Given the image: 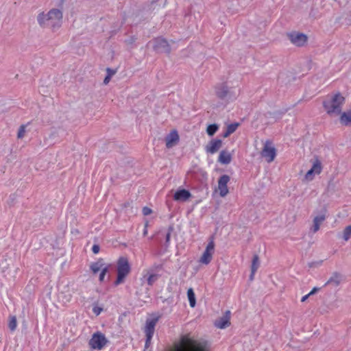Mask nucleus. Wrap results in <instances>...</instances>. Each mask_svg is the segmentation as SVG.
Returning a JSON list of instances; mask_svg holds the SVG:
<instances>
[{
	"mask_svg": "<svg viewBox=\"0 0 351 351\" xmlns=\"http://www.w3.org/2000/svg\"><path fill=\"white\" fill-rule=\"evenodd\" d=\"M170 239V233H167L166 235V241L168 242Z\"/></svg>",
	"mask_w": 351,
	"mask_h": 351,
	"instance_id": "obj_40",
	"label": "nucleus"
},
{
	"mask_svg": "<svg viewBox=\"0 0 351 351\" xmlns=\"http://www.w3.org/2000/svg\"><path fill=\"white\" fill-rule=\"evenodd\" d=\"M215 93L219 98L223 99L228 95V88L224 84H220L216 86Z\"/></svg>",
	"mask_w": 351,
	"mask_h": 351,
	"instance_id": "obj_18",
	"label": "nucleus"
},
{
	"mask_svg": "<svg viewBox=\"0 0 351 351\" xmlns=\"http://www.w3.org/2000/svg\"><path fill=\"white\" fill-rule=\"evenodd\" d=\"M340 123L345 126H351V111L341 113Z\"/></svg>",
	"mask_w": 351,
	"mask_h": 351,
	"instance_id": "obj_22",
	"label": "nucleus"
},
{
	"mask_svg": "<svg viewBox=\"0 0 351 351\" xmlns=\"http://www.w3.org/2000/svg\"><path fill=\"white\" fill-rule=\"evenodd\" d=\"M153 48L158 53H169L170 47L168 42L162 38H155L153 41Z\"/></svg>",
	"mask_w": 351,
	"mask_h": 351,
	"instance_id": "obj_10",
	"label": "nucleus"
},
{
	"mask_svg": "<svg viewBox=\"0 0 351 351\" xmlns=\"http://www.w3.org/2000/svg\"><path fill=\"white\" fill-rule=\"evenodd\" d=\"M222 141L220 139H213L206 146L205 150L207 153L214 154L216 153L221 147Z\"/></svg>",
	"mask_w": 351,
	"mask_h": 351,
	"instance_id": "obj_14",
	"label": "nucleus"
},
{
	"mask_svg": "<svg viewBox=\"0 0 351 351\" xmlns=\"http://www.w3.org/2000/svg\"><path fill=\"white\" fill-rule=\"evenodd\" d=\"M351 238V225L345 228L343 232V239L348 241Z\"/></svg>",
	"mask_w": 351,
	"mask_h": 351,
	"instance_id": "obj_25",
	"label": "nucleus"
},
{
	"mask_svg": "<svg viewBox=\"0 0 351 351\" xmlns=\"http://www.w3.org/2000/svg\"><path fill=\"white\" fill-rule=\"evenodd\" d=\"M130 271L128 260L125 257H120L117 262V278L114 285L117 286L124 281L125 278Z\"/></svg>",
	"mask_w": 351,
	"mask_h": 351,
	"instance_id": "obj_4",
	"label": "nucleus"
},
{
	"mask_svg": "<svg viewBox=\"0 0 351 351\" xmlns=\"http://www.w3.org/2000/svg\"><path fill=\"white\" fill-rule=\"evenodd\" d=\"M108 271V267H105L104 269H102V271H101V273L99 274V281L102 282L104 280L105 276L106 273Z\"/></svg>",
	"mask_w": 351,
	"mask_h": 351,
	"instance_id": "obj_30",
	"label": "nucleus"
},
{
	"mask_svg": "<svg viewBox=\"0 0 351 351\" xmlns=\"http://www.w3.org/2000/svg\"><path fill=\"white\" fill-rule=\"evenodd\" d=\"M159 319V317L152 319H147L145 322L144 332L146 336L145 348H148L151 343L152 339L155 331V326Z\"/></svg>",
	"mask_w": 351,
	"mask_h": 351,
	"instance_id": "obj_6",
	"label": "nucleus"
},
{
	"mask_svg": "<svg viewBox=\"0 0 351 351\" xmlns=\"http://www.w3.org/2000/svg\"><path fill=\"white\" fill-rule=\"evenodd\" d=\"M107 71V73H108V75H110V77H112V75H114L115 74V71L112 70L110 68H108L106 69Z\"/></svg>",
	"mask_w": 351,
	"mask_h": 351,
	"instance_id": "obj_36",
	"label": "nucleus"
},
{
	"mask_svg": "<svg viewBox=\"0 0 351 351\" xmlns=\"http://www.w3.org/2000/svg\"><path fill=\"white\" fill-rule=\"evenodd\" d=\"M320 289L318 288V287H314L309 293L308 294H310V296L316 293Z\"/></svg>",
	"mask_w": 351,
	"mask_h": 351,
	"instance_id": "obj_35",
	"label": "nucleus"
},
{
	"mask_svg": "<svg viewBox=\"0 0 351 351\" xmlns=\"http://www.w3.org/2000/svg\"><path fill=\"white\" fill-rule=\"evenodd\" d=\"M158 275L157 274H150L147 278V282L148 285L152 286L154 283L158 280Z\"/></svg>",
	"mask_w": 351,
	"mask_h": 351,
	"instance_id": "obj_27",
	"label": "nucleus"
},
{
	"mask_svg": "<svg viewBox=\"0 0 351 351\" xmlns=\"http://www.w3.org/2000/svg\"><path fill=\"white\" fill-rule=\"evenodd\" d=\"M106 336L101 332L93 333L88 341V345L92 350H101L108 343Z\"/></svg>",
	"mask_w": 351,
	"mask_h": 351,
	"instance_id": "obj_5",
	"label": "nucleus"
},
{
	"mask_svg": "<svg viewBox=\"0 0 351 351\" xmlns=\"http://www.w3.org/2000/svg\"><path fill=\"white\" fill-rule=\"evenodd\" d=\"M259 258L258 256L255 254L253 256L252 262V266H251V274L250 276V279L252 280L254 279V276L255 275V273L256 272L257 269L259 267Z\"/></svg>",
	"mask_w": 351,
	"mask_h": 351,
	"instance_id": "obj_20",
	"label": "nucleus"
},
{
	"mask_svg": "<svg viewBox=\"0 0 351 351\" xmlns=\"http://www.w3.org/2000/svg\"><path fill=\"white\" fill-rule=\"evenodd\" d=\"M291 43L295 46L302 47L307 41V36L299 32H291L287 34Z\"/></svg>",
	"mask_w": 351,
	"mask_h": 351,
	"instance_id": "obj_11",
	"label": "nucleus"
},
{
	"mask_svg": "<svg viewBox=\"0 0 351 351\" xmlns=\"http://www.w3.org/2000/svg\"><path fill=\"white\" fill-rule=\"evenodd\" d=\"M166 147L167 148H171L175 145H176L179 141V135L176 130H172L171 132L166 136Z\"/></svg>",
	"mask_w": 351,
	"mask_h": 351,
	"instance_id": "obj_15",
	"label": "nucleus"
},
{
	"mask_svg": "<svg viewBox=\"0 0 351 351\" xmlns=\"http://www.w3.org/2000/svg\"><path fill=\"white\" fill-rule=\"evenodd\" d=\"M232 156L231 154L226 150H223L220 152L218 161L223 165H228L231 162Z\"/></svg>",
	"mask_w": 351,
	"mask_h": 351,
	"instance_id": "obj_19",
	"label": "nucleus"
},
{
	"mask_svg": "<svg viewBox=\"0 0 351 351\" xmlns=\"http://www.w3.org/2000/svg\"><path fill=\"white\" fill-rule=\"evenodd\" d=\"M147 234V223L145 225V228L143 230V235L145 236Z\"/></svg>",
	"mask_w": 351,
	"mask_h": 351,
	"instance_id": "obj_38",
	"label": "nucleus"
},
{
	"mask_svg": "<svg viewBox=\"0 0 351 351\" xmlns=\"http://www.w3.org/2000/svg\"><path fill=\"white\" fill-rule=\"evenodd\" d=\"M322 170V166L319 159H315L313 162L312 167L309 169L304 176V180L307 182L312 181L315 175H319Z\"/></svg>",
	"mask_w": 351,
	"mask_h": 351,
	"instance_id": "obj_9",
	"label": "nucleus"
},
{
	"mask_svg": "<svg viewBox=\"0 0 351 351\" xmlns=\"http://www.w3.org/2000/svg\"><path fill=\"white\" fill-rule=\"evenodd\" d=\"M331 281H332V279H330V280L326 282V284L330 283Z\"/></svg>",
	"mask_w": 351,
	"mask_h": 351,
	"instance_id": "obj_41",
	"label": "nucleus"
},
{
	"mask_svg": "<svg viewBox=\"0 0 351 351\" xmlns=\"http://www.w3.org/2000/svg\"><path fill=\"white\" fill-rule=\"evenodd\" d=\"M230 181V177L228 175L221 176L218 180V189L221 197H225L228 193V183Z\"/></svg>",
	"mask_w": 351,
	"mask_h": 351,
	"instance_id": "obj_12",
	"label": "nucleus"
},
{
	"mask_svg": "<svg viewBox=\"0 0 351 351\" xmlns=\"http://www.w3.org/2000/svg\"><path fill=\"white\" fill-rule=\"evenodd\" d=\"M261 155L269 163L274 160L276 156V149L271 141H267L265 143Z\"/></svg>",
	"mask_w": 351,
	"mask_h": 351,
	"instance_id": "obj_7",
	"label": "nucleus"
},
{
	"mask_svg": "<svg viewBox=\"0 0 351 351\" xmlns=\"http://www.w3.org/2000/svg\"><path fill=\"white\" fill-rule=\"evenodd\" d=\"M99 250H100V247L98 245H93V246L92 247V251L95 254L99 253Z\"/></svg>",
	"mask_w": 351,
	"mask_h": 351,
	"instance_id": "obj_33",
	"label": "nucleus"
},
{
	"mask_svg": "<svg viewBox=\"0 0 351 351\" xmlns=\"http://www.w3.org/2000/svg\"><path fill=\"white\" fill-rule=\"evenodd\" d=\"M219 127L217 124H211L207 127L206 132L209 136H213L218 130Z\"/></svg>",
	"mask_w": 351,
	"mask_h": 351,
	"instance_id": "obj_24",
	"label": "nucleus"
},
{
	"mask_svg": "<svg viewBox=\"0 0 351 351\" xmlns=\"http://www.w3.org/2000/svg\"><path fill=\"white\" fill-rule=\"evenodd\" d=\"M191 193L186 189L178 190L173 195V199L176 201L185 202L191 197Z\"/></svg>",
	"mask_w": 351,
	"mask_h": 351,
	"instance_id": "obj_17",
	"label": "nucleus"
},
{
	"mask_svg": "<svg viewBox=\"0 0 351 351\" xmlns=\"http://www.w3.org/2000/svg\"><path fill=\"white\" fill-rule=\"evenodd\" d=\"M239 126V123H231V124H229L228 126H227V130L231 133L232 134L233 132H234L236 131V130L237 129Z\"/></svg>",
	"mask_w": 351,
	"mask_h": 351,
	"instance_id": "obj_29",
	"label": "nucleus"
},
{
	"mask_svg": "<svg viewBox=\"0 0 351 351\" xmlns=\"http://www.w3.org/2000/svg\"><path fill=\"white\" fill-rule=\"evenodd\" d=\"M158 1V0H153V2H156V1Z\"/></svg>",
	"mask_w": 351,
	"mask_h": 351,
	"instance_id": "obj_42",
	"label": "nucleus"
},
{
	"mask_svg": "<svg viewBox=\"0 0 351 351\" xmlns=\"http://www.w3.org/2000/svg\"><path fill=\"white\" fill-rule=\"evenodd\" d=\"M143 214L145 215V216H147V215H150L152 213V210L151 208L145 206L143 208Z\"/></svg>",
	"mask_w": 351,
	"mask_h": 351,
	"instance_id": "obj_32",
	"label": "nucleus"
},
{
	"mask_svg": "<svg viewBox=\"0 0 351 351\" xmlns=\"http://www.w3.org/2000/svg\"><path fill=\"white\" fill-rule=\"evenodd\" d=\"M230 312L229 311H226V315L215 322V326L220 329H223L229 326L230 325Z\"/></svg>",
	"mask_w": 351,
	"mask_h": 351,
	"instance_id": "obj_16",
	"label": "nucleus"
},
{
	"mask_svg": "<svg viewBox=\"0 0 351 351\" xmlns=\"http://www.w3.org/2000/svg\"><path fill=\"white\" fill-rule=\"evenodd\" d=\"M102 311L103 308L97 305H94L93 307V312L96 316L99 315Z\"/></svg>",
	"mask_w": 351,
	"mask_h": 351,
	"instance_id": "obj_31",
	"label": "nucleus"
},
{
	"mask_svg": "<svg viewBox=\"0 0 351 351\" xmlns=\"http://www.w3.org/2000/svg\"><path fill=\"white\" fill-rule=\"evenodd\" d=\"M344 100V97L340 93H337L328 97L324 101L323 106L329 115H339L341 114Z\"/></svg>",
	"mask_w": 351,
	"mask_h": 351,
	"instance_id": "obj_3",
	"label": "nucleus"
},
{
	"mask_svg": "<svg viewBox=\"0 0 351 351\" xmlns=\"http://www.w3.org/2000/svg\"><path fill=\"white\" fill-rule=\"evenodd\" d=\"M309 297H310V294H308V293L304 295L301 299V302H305Z\"/></svg>",
	"mask_w": 351,
	"mask_h": 351,
	"instance_id": "obj_37",
	"label": "nucleus"
},
{
	"mask_svg": "<svg viewBox=\"0 0 351 351\" xmlns=\"http://www.w3.org/2000/svg\"><path fill=\"white\" fill-rule=\"evenodd\" d=\"M107 267L104 263V261L102 259H99L96 262L92 263L90 265V269L92 271L93 274H97L99 271H102V269L104 267Z\"/></svg>",
	"mask_w": 351,
	"mask_h": 351,
	"instance_id": "obj_21",
	"label": "nucleus"
},
{
	"mask_svg": "<svg viewBox=\"0 0 351 351\" xmlns=\"http://www.w3.org/2000/svg\"><path fill=\"white\" fill-rule=\"evenodd\" d=\"M169 351H210V348L205 341L186 333L182 335Z\"/></svg>",
	"mask_w": 351,
	"mask_h": 351,
	"instance_id": "obj_1",
	"label": "nucleus"
},
{
	"mask_svg": "<svg viewBox=\"0 0 351 351\" xmlns=\"http://www.w3.org/2000/svg\"><path fill=\"white\" fill-rule=\"evenodd\" d=\"M17 326L16 318L15 316H12L10 317L8 327L10 330L14 331Z\"/></svg>",
	"mask_w": 351,
	"mask_h": 351,
	"instance_id": "obj_26",
	"label": "nucleus"
},
{
	"mask_svg": "<svg viewBox=\"0 0 351 351\" xmlns=\"http://www.w3.org/2000/svg\"><path fill=\"white\" fill-rule=\"evenodd\" d=\"M215 251V243L213 239H211L207 244L204 252L200 257L199 262L204 265H208L213 258V255Z\"/></svg>",
	"mask_w": 351,
	"mask_h": 351,
	"instance_id": "obj_8",
	"label": "nucleus"
},
{
	"mask_svg": "<svg viewBox=\"0 0 351 351\" xmlns=\"http://www.w3.org/2000/svg\"><path fill=\"white\" fill-rule=\"evenodd\" d=\"M26 127H27V125H21L20 126L18 133H17L18 138H23L24 137L25 132H26Z\"/></svg>",
	"mask_w": 351,
	"mask_h": 351,
	"instance_id": "obj_28",
	"label": "nucleus"
},
{
	"mask_svg": "<svg viewBox=\"0 0 351 351\" xmlns=\"http://www.w3.org/2000/svg\"><path fill=\"white\" fill-rule=\"evenodd\" d=\"M62 12L59 9H51L47 13L40 12L37 21L42 27H50L53 31L60 28L62 23Z\"/></svg>",
	"mask_w": 351,
	"mask_h": 351,
	"instance_id": "obj_2",
	"label": "nucleus"
},
{
	"mask_svg": "<svg viewBox=\"0 0 351 351\" xmlns=\"http://www.w3.org/2000/svg\"><path fill=\"white\" fill-rule=\"evenodd\" d=\"M187 296L189 301V304L191 307H194L196 304L195 295L192 288H190L187 291Z\"/></svg>",
	"mask_w": 351,
	"mask_h": 351,
	"instance_id": "obj_23",
	"label": "nucleus"
},
{
	"mask_svg": "<svg viewBox=\"0 0 351 351\" xmlns=\"http://www.w3.org/2000/svg\"><path fill=\"white\" fill-rule=\"evenodd\" d=\"M230 134H231V133L226 129V131L224 132L223 136V137L226 138L228 136H230Z\"/></svg>",
	"mask_w": 351,
	"mask_h": 351,
	"instance_id": "obj_39",
	"label": "nucleus"
},
{
	"mask_svg": "<svg viewBox=\"0 0 351 351\" xmlns=\"http://www.w3.org/2000/svg\"><path fill=\"white\" fill-rule=\"evenodd\" d=\"M111 79L110 75H107L104 80V84H108Z\"/></svg>",
	"mask_w": 351,
	"mask_h": 351,
	"instance_id": "obj_34",
	"label": "nucleus"
},
{
	"mask_svg": "<svg viewBox=\"0 0 351 351\" xmlns=\"http://www.w3.org/2000/svg\"><path fill=\"white\" fill-rule=\"evenodd\" d=\"M326 218L325 213H321L314 217L313 220V226L310 228V232L312 233L317 232L320 228V225L325 221Z\"/></svg>",
	"mask_w": 351,
	"mask_h": 351,
	"instance_id": "obj_13",
	"label": "nucleus"
}]
</instances>
